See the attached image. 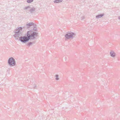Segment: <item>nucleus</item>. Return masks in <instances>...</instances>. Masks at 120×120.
I'll list each match as a JSON object with an SVG mask.
<instances>
[{
  "label": "nucleus",
  "mask_w": 120,
  "mask_h": 120,
  "mask_svg": "<svg viewBox=\"0 0 120 120\" xmlns=\"http://www.w3.org/2000/svg\"><path fill=\"white\" fill-rule=\"evenodd\" d=\"M56 77V80H58L59 79V78H58L59 76L58 75H55Z\"/></svg>",
  "instance_id": "obj_12"
},
{
  "label": "nucleus",
  "mask_w": 120,
  "mask_h": 120,
  "mask_svg": "<svg viewBox=\"0 0 120 120\" xmlns=\"http://www.w3.org/2000/svg\"><path fill=\"white\" fill-rule=\"evenodd\" d=\"M26 36L25 35L23 36H21L19 37V40L22 42L25 43L28 41L29 40V38L27 33Z\"/></svg>",
  "instance_id": "obj_3"
},
{
  "label": "nucleus",
  "mask_w": 120,
  "mask_h": 120,
  "mask_svg": "<svg viewBox=\"0 0 120 120\" xmlns=\"http://www.w3.org/2000/svg\"><path fill=\"white\" fill-rule=\"evenodd\" d=\"M118 19L120 20V16H119V17H118Z\"/></svg>",
  "instance_id": "obj_17"
},
{
  "label": "nucleus",
  "mask_w": 120,
  "mask_h": 120,
  "mask_svg": "<svg viewBox=\"0 0 120 120\" xmlns=\"http://www.w3.org/2000/svg\"><path fill=\"white\" fill-rule=\"evenodd\" d=\"M104 15V14H99L97 15L96 16V18L97 19H98L99 18H100L102 17Z\"/></svg>",
  "instance_id": "obj_9"
},
{
  "label": "nucleus",
  "mask_w": 120,
  "mask_h": 120,
  "mask_svg": "<svg viewBox=\"0 0 120 120\" xmlns=\"http://www.w3.org/2000/svg\"><path fill=\"white\" fill-rule=\"evenodd\" d=\"M33 43L32 42H30L28 44H27V45L29 46H30V45H31V44H32Z\"/></svg>",
  "instance_id": "obj_14"
},
{
  "label": "nucleus",
  "mask_w": 120,
  "mask_h": 120,
  "mask_svg": "<svg viewBox=\"0 0 120 120\" xmlns=\"http://www.w3.org/2000/svg\"><path fill=\"white\" fill-rule=\"evenodd\" d=\"M77 17L80 19L81 20H82L84 19V17L82 14L79 13L78 14H77Z\"/></svg>",
  "instance_id": "obj_6"
},
{
  "label": "nucleus",
  "mask_w": 120,
  "mask_h": 120,
  "mask_svg": "<svg viewBox=\"0 0 120 120\" xmlns=\"http://www.w3.org/2000/svg\"><path fill=\"white\" fill-rule=\"evenodd\" d=\"M33 0H27V2L28 3H31L33 2Z\"/></svg>",
  "instance_id": "obj_13"
},
{
  "label": "nucleus",
  "mask_w": 120,
  "mask_h": 120,
  "mask_svg": "<svg viewBox=\"0 0 120 120\" xmlns=\"http://www.w3.org/2000/svg\"><path fill=\"white\" fill-rule=\"evenodd\" d=\"M34 29L33 30L35 31H37V29L36 28H35V27H34Z\"/></svg>",
  "instance_id": "obj_15"
},
{
  "label": "nucleus",
  "mask_w": 120,
  "mask_h": 120,
  "mask_svg": "<svg viewBox=\"0 0 120 120\" xmlns=\"http://www.w3.org/2000/svg\"><path fill=\"white\" fill-rule=\"evenodd\" d=\"M63 0H55L54 1V3H58L59 2H62Z\"/></svg>",
  "instance_id": "obj_11"
},
{
  "label": "nucleus",
  "mask_w": 120,
  "mask_h": 120,
  "mask_svg": "<svg viewBox=\"0 0 120 120\" xmlns=\"http://www.w3.org/2000/svg\"><path fill=\"white\" fill-rule=\"evenodd\" d=\"M27 33L29 38V40H34L37 39L38 33L36 32L28 31L27 32Z\"/></svg>",
  "instance_id": "obj_1"
},
{
  "label": "nucleus",
  "mask_w": 120,
  "mask_h": 120,
  "mask_svg": "<svg viewBox=\"0 0 120 120\" xmlns=\"http://www.w3.org/2000/svg\"><path fill=\"white\" fill-rule=\"evenodd\" d=\"M22 28L21 27L16 28L15 30V34L14 35V36L16 38L17 37L21 35L22 34Z\"/></svg>",
  "instance_id": "obj_2"
},
{
  "label": "nucleus",
  "mask_w": 120,
  "mask_h": 120,
  "mask_svg": "<svg viewBox=\"0 0 120 120\" xmlns=\"http://www.w3.org/2000/svg\"><path fill=\"white\" fill-rule=\"evenodd\" d=\"M8 63L10 66H14L16 64L14 59L12 57L9 58L8 61Z\"/></svg>",
  "instance_id": "obj_5"
},
{
  "label": "nucleus",
  "mask_w": 120,
  "mask_h": 120,
  "mask_svg": "<svg viewBox=\"0 0 120 120\" xmlns=\"http://www.w3.org/2000/svg\"><path fill=\"white\" fill-rule=\"evenodd\" d=\"M75 34L72 32H68L65 35L66 39H69L71 38H73L74 36L75 35Z\"/></svg>",
  "instance_id": "obj_4"
},
{
  "label": "nucleus",
  "mask_w": 120,
  "mask_h": 120,
  "mask_svg": "<svg viewBox=\"0 0 120 120\" xmlns=\"http://www.w3.org/2000/svg\"><path fill=\"white\" fill-rule=\"evenodd\" d=\"M33 25V26L34 27H35V26H36L35 25H34L33 23L30 22L26 24V27L27 28H29Z\"/></svg>",
  "instance_id": "obj_7"
},
{
  "label": "nucleus",
  "mask_w": 120,
  "mask_h": 120,
  "mask_svg": "<svg viewBox=\"0 0 120 120\" xmlns=\"http://www.w3.org/2000/svg\"><path fill=\"white\" fill-rule=\"evenodd\" d=\"M36 85H34V88H36Z\"/></svg>",
  "instance_id": "obj_16"
},
{
  "label": "nucleus",
  "mask_w": 120,
  "mask_h": 120,
  "mask_svg": "<svg viewBox=\"0 0 120 120\" xmlns=\"http://www.w3.org/2000/svg\"><path fill=\"white\" fill-rule=\"evenodd\" d=\"M27 8H25V9H27Z\"/></svg>",
  "instance_id": "obj_19"
},
{
  "label": "nucleus",
  "mask_w": 120,
  "mask_h": 120,
  "mask_svg": "<svg viewBox=\"0 0 120 120\" xmlns=\"http://www.w3.org/2000/svg\"><path fill=\"white\" fill-rule=\"evenodd\" d=\"M25 8H30L29 6H27V7H25Z\"/></svg>",
  "instance_id": "obj_18"
},
{
  "label": "nucleus",
  "mask_w": 120,
  "mask_h": 120,
  "mask_svg": "<svg viewBox=\"0 0 120 120\" xmlns=\"http://www.w3.org/2000/svg\"><path fill=\"white\" fill-rule=\"evenodd\" d=\"M35 10V8H31L30 10V13H32Z\"/></svg>",
  "instance_id": "obj_10"
},
{
  "label": "nucleus",
  "mask_w": 120,
  "mask_h": 120,
  "mask_svg": "<svg viewBox=\"0 0 120 120\" xmlns=\"http://www.w3.org/2000/svg\"><path fill=\"white\" fill-rule=\"evenodd\" d=\"M111 56L112 57H114L115 56V53L113 51H111L110 52Z\"/></svg>",
  "instance_id": "obj_8"
}]
</instances>
